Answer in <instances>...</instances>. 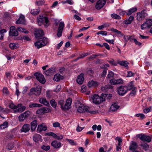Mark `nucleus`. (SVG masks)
I'll return each mask as SVG.
<instances>
[{
	"label": "nucleus",
	"mask_w": 152,
	"mask_h": 152,
	"mask_svg": "<svg viewBox=\"0 0 152 152\" xmlns=\"http://www.w3.org/2000/svg\"><path fill=\"white\" fill-rule=\"evenodd\" d=\"M72 102V99L70 98L68 99L64 105V101L63 100H60L58 102V104L61 106V108L64 110H68L71 107V105Z\"/></svg>",
	"instance_id": "nucleus-1"
},
{
	"label": "nucleus",
	"mask_w": 152,
	"mask_h": 152,
	"mask_svg": "<svg viewBox=\"0 0 152 152\" xmlns=\"http://www.w3.org/2000/svg\"><path fill=\"white\" fill-rule=\"evenodd\" d=\"M108 94H102L100 96L97 94H94L92 98L94 103L96 104H99L103 101H105V98L107 97Z\"/></svg>",
	"instance_id": "nucleus-2"
},
{
	"label": "nucleus",
	"mask_w": 152,
	"mask_h": 152,
	"mask_svg": "<svg viewBox=\"0 0 152 152\" xmlns=\"http://www.w3.org/2000/svg\"><path fill=\"white\" fill-rule=\"evenodd\" d=\"M77 111L80 113H82L86 111L93 114L98 113V111H90L88 107L85 106L83 105L79 106L77 109Z\"/></svg>",
	"instance_id": "nucleus-3"
},
{
	"label": "nucleus",
	"mask_w": 152,
	"mask_h": 152,
	"mask_svg": "<svg viewBox=\"0 0 152 152\" xmlns=\"http://www.w3.org/2000/svg\"><path fill=\"white\" fill-rule=\"evenodd\" d=\"M146 10H143L141 12H138L137 13V20L138 21H140L145 18L148 15L146 13Z\"/></svg>",
	"instance_id": "nucleus-4"
},
{
	"label": "nucleus",
	"mask_w": 152,
	"mask_h": 152,
	"mask_svg": "<svg viewBox=\"0 0 152 152\" xmlns=\"http://www.w3.org/2000/svg\"><path fill=\"white\" fill-rule=\"evenodd\" d=\"M152 26V19H146V21L141 25V29L143 30L145 28H150Z\"/></svg>",
	"instance_id": "nucleus-5"
},
{
	"label": "nucleus",
	"mask_w": 152,
	"mask_h": 152,
	"mask_svg": "<svg viewBox=\"0 0 152 152\" xmlns=\"http://www.w3.org/2000/svg\"><path fill=\"white\" fill-rule=\"evenodd\" d=\"M127 92V88L126 86H121L117 88V92L121 96H124Z\"/></svg>",
	"instance_id": "nucleus-6"
},
{
	"label": "nucleus",
	"mask_w": 152,
	"mask_h": 152,
	"mask_svg": "<svg viewBox=\"0 0 152 152\" xmlns=\"http://www.w3.org/2000/svg\"><path fill=\"white\" fill-rule=\"evenodd\" d=\"M48 42V39L45 37H39V48L45 46Z\"/></svg>",
	"instance_id": "nucleus-7"
},
{
	"label": "nucleus",
	"mask_w": 152,
	"mask_h": 152,
	"mask_svg": "<svg viewBox=\"0 0 152 152\" xmlns=\"http://www.w3.org/2000/svg\"><path fill=\"white\" fill-rule=\"evenodd\" d=\"M107 0H98L97 1L95 8L97 10H100L103 8L106 4Z\"/></svg>",
	"instance_id": "nucleus-8"
},
{
	"label": "nucleus",
	"mask_w": 152,
	"mask_h": 152,
	"mask_svg": "<svg viewBox=\"0 0 152 152\" xmlns=\"http://www.w3.org/2000/svg\"><path fill=\"white\" fill-rule=\"evenodd\" d=\"M30 114V112L29 111H25L22 113L18 117L19 121L20 122L23 121L29 116Z\"/></svg>",
	"instance_id": "nucleus-9"
},
{
	"label": "nucleus",
	"mask_w": 152,
	"mask_h": 152,
	"mask_svg": "<svg viewBox=\"0 0 152 152\" xmlns=\"http://www.w3.org/2000/svg\"><path fill=\"white\" fill-rule=\"evenodd\" d=\"M9 35L10 36L16 37L18 35V31L16 29L14 26H11L10 29Z\"/></svg>",
	"instance_id": "nucleus-10"
},
{
	"label": "nucleus",
	"mask_w": 152,
	"mask_h": 152,
	"mask_svg": "<svg viewBox=\"0 0 152 152\" xmlns=\"http://www.w3.org/2000/svg\"><path fill=\"white\" fill-rule=\"evenodd\" d=\"M16 24H21L23 25L26 24V21L25 20V16L21 14L18 19L16 21Z\"/></svg>",
	"instance_id": "nucleus-11"
},
{
	"label": "nucleus",
	"mask_w": 152,
	"mask_h": 152,
	"mask_svg": "<svg viewBox=\"0 0 152 152\" xmlns=\"http://www.w3.org/2000/svg\"><path fill=\"white\" fill-rule=\"evenodd\" d=\"M51 145L55 148L58 149L61 147V143L56 140L53 141L51 143Z\"/></svg>",
	"instance_id": "nucleus-12"
},
{
	"label": "nucleus",
	"mask_w": 152,
	"mask_h": 152,
	"mask_svg": "<svg viewBox=\"0 0 152 152\" xmlns=\"http://www.w3.org/2000/svg\"><path fill=\"white\" fill-rule=\"evenodd\" d=\"M30 129V125L29 124H24L20 129L21 132L26 133L28 132Z\"/></svg>",
	"instance_id": "nucleus-13"
},
{
	"label": "nucleus",
	"mask_w": 152,
	"mask_h": 152,
	"mask_svg": "<svg viewBox=\"0 0 152 152\" xmlns=\"http://www.w3.org/2000/svg\"><path fill=\"white\" fill-rule=\"evenodd\" d=\"M50 112V110L47 107H42L39 109V114H42Z\"/></svg>",
	"instance_id": "nucleus-14"
},
{
	"label": "nucleus",
	"mask_w": 152,
	"mask_h": 152,
	"mask_svg": "<svg viewBox=\"0 0 152 152\" xmlns=\"http://www.w3.org/2000/svg\"><path fill=\"white\" fill-rule=\"evenodd\" d=\"M84 74L83 73H81L79 75H78L76 80L77 83L78 84H81L83 83L84 80Z\"/></svg>",
	"instance_id": "nucleus-15"
},
{
	"label": "nucleus",
	"mask_w": 152,
	"mask_h": 152,
	"mask_svg": "<svg viewBox=\"0 0 152 152\" xmlns=\"http://www.w3.org/2000/svg\"><path fill=\"white\" fill-rule=\"evenodd\" d=\"M137 148V145L136 142L132 141L129 147V150L131 151H134Z\"/></svg>",
	"instance_id": "nucleus-16"
},
{
	"label": "nucleus",
	"mask_w": 152,
	"mask_h": 152,
	"mask_svg": "<svg viewBox=\"0 0 152 152\" xmlns=\"http://www.w3.org/2000/svg\"><path fill=\"white\" fill-rule=\"evenodd\" d=\"M119 107V106L118 105V103L115 102L111 105L110 110L111 111H116Z\"/></svg>",
	"instance_id": "nucleus-17"
},
{
	"label": "nucleus",
	"mask_w": 152,
	"mask_h": 152,
	"mask_svg": "<svg viewBox=\"0 0 152 152\" xmlns=\"http://www.w3.org/2000/svg\"><path fill=\"white\" fill-rule=\"evenodd\" d=\"M41 24H43L45 28H47L50 25V22L47 17H45L44 22L40 23Z\"/></svg>",
	"instance_id": "nucleus-18"
},
{
	"label": "nucleus",
	"mask_w": 152,
	"mask_h": 152,
	"mask_svg": "<svg viewBox=\"0 0 152 152\" xmlns=\"http://www.w3.org/2000/svg\"><path fill=\"white\" fill-rule=\"evenodd\" d=\"M47 129V126L45 123L39 125V132L42 131H45Z\"/></svg>",
	"instance_id": "nucleus-19"
},
{
	"label": "nucleus",
	"mask_w": 152,
	"mask_h": 152,
	"mask_svg": "<svg viewBox=\"0 0 152 152\" xmlns=\"http://www.w3.org/2000/svg\"><path fill=\"white\" fill-rule=\"evenodd\" d=\"M55 70L54 67H51L45 71V74L48 76L52 75L54 72Z\"/></svg>",
	"instance_id": "nucleus-20"
},
{
	"label": "nucleus",
	"mask_w": 152,
	"mask_h": 152,
	"mask_svg": "<svg viewBox=\"0 0 152 152\" xmlns=\"http://www.w3.org/2000/svg\"><path fill=\"white\" fill-rule=\"evenodd\" d=\"M39 82L42 84H44L46 82L44 76L39 73Z\"/></svg>",
	"instance_id": "nucleus-21"
},
{
	"label": "nucleus",
	"mask_w": 152,
	"mask_h": 152,
	"mask_svg": "<svg viewBox=\"0 0 152 152\" xmlns=\"http://www.w3.org/2000/svg\"><path fill=\"white\" fill-rule=\"evenodd\" d=\"M113 87L110 85H106L102 86L101 88V90L103 91H106L109 89H112Z\"/></svg>",
	"instance_id": "nucleus-22"
},
{
	"label": "nucleus",
	"mask_w": 152,
	"mask_h": 152,
	"mask_svg": "<svg viewBox=\"0 0 152 152\" xmlns=\"http://www.w3.org/2000/svg\"><path fill=\"white\" fill-rule=\"evenodd\" d=\"M39 102L47 107L50 106L49 103L47 101L46 99L45 98H41L39 99Z\"/></svg>",
	"instance_id": "nucleus-23"
},
{
	"label": "nucleus",
	"mask_w": 152,
	"mask_h": 152,
	"mask_svg": "<svg viewBox=\"0 0 152 152\" xmlns=\"http://www.w3.org/2000/svg\"><path fill=\"white\" fill-rule=\"evenodd\" d=\"M63 77L61 75L59 74H58L55 75L53 78V80L56 81H58L60 80L63 79Z\"/></svg>",
	"instance_id": "nucleus-24"
},
{
	"label": "nucleus",
	"mask_w": 152,
	"mask_h": 152,
	"mask_svg": "<svg viewBox=\"0 0 152 152\" xmlns=\"http://www.w3.org/2000/svg\"><path fill=\"white\" fill-rule=\"evenodd\" d=\"M129 62L126 61H118L117 64H119L121 66H128L127 65L128 64Z\"/></svg>",
	"instance_id": "nucleus-25"
},
{
	"label": "nucleus",
	"mask_w": 152,
	"mask_h": 152,
	"mask_svg": "<svg viewBox=\"0 0 152 152\" xmlns=\"http://www.w3.org/2000/svg\"><path fill=\"white\" fill-rule=\"evenodd\" d=\"M37 121L34 120L31 123V130L32 131H34L37 127Z\"/></svg>",
	"instance_id": "nucleus-26"
},
{
	"label": "nucleus",
	"mask_w": 152,
	"mask_h": 152,
	"mask_svg": "<svg viewBox=\"0 0 152 152\" xmlns=\"http://www.w3.org/2000/svg\"><path fill=\"white\" fill-rule=\"evenodd\" d=\"M110 30L111 31L116 33L118 35V36L119 37H121L123 36V34L121 31L116 29L112 28Z\"/></svg>",
	"instance_id": "nucleus-27"
},
{
	"label": "nucleus",
	"mask_w": 152,
	"mask_h": 152,
	"mask_svg": "<svg viewBox=\"0 0 152 152\" xmlns=\"http://www.w3.org/2000/svg\"><path fill=\"white\" fill-rule=\"evenodd\" d=\"M137 10V9L136 7H133L130 9H129L126 13V14L128 15H131L133 13L136 12Z\"/></svg>",
	"instance_id": "nucleus-28"
},
{
	"label": "nucleus",
	"mask_w": 152,
	"mask_h": 152,
	"mask_svg": "<svg viewBox=\"0 0 152 152\" xmlns=\"http://www.w3.org/2000/svg\"><path fill=\"white\" fill-rule=\"evenodd\" d=\"M133 81L130 82L126 86L127 88V91H130L132 90L133 88V89L134 87V86L133 84Z\"/></svg>",
	"instance_id": "nucleus-29"
},
{
	"label": "nucleus",
	"mask_w": 152,
	"mask_h": 152,
	"mask_svg": "<svg viewBox=\"0 0 152 152\" xmlns=\"http://www.w3.org/2000/svg\"><path fill=\"white\" fill-rule=\"evenodd\" d=\"M21 104H18L16 106L13 103H11L9 105V107L11 109H16L19 107L20 106V107H21Z\"/></svg>",
	"instance_id": "nucleus-30"
},
{
	"label": "nucleus",
	"mask_w": 152,
	"mask_h": 152,
	"mask_svg": "<svg viewBox=\"0 0 152 152\" xmlns=\"http://www.w3.org/2000/svg\"><path fill=\"white\" fill-rule=\"evenodd\" d=\"M88 86L89 87H91L93 86H96L97 85V83L93 80L90 81L88 82Z\"/></svg>",
	"instance_id": "nucleus-31"
},
{
	"label": "nucleus",
	"mask_w": 152,
	"mask_h": 152,
	"mask_svg": "<svg viewBox=\"0 0 152 152\" xmlns=\"http://www.w3.org/2000/svg\"><path fill=\"white\" fill-rule=\"evenodd\" d=\"M65 24L63 21L60 22L59 23L58 29L63 30L65 27Z\"/></svg>",
	"instance_id": "nucleus-32"
},
{
	"label": "nucleus",
	"mask_w": 152,
	"mask_h": 152,
	"mask_svg": "<svg viewBox=\"0 0 152 152\" xmlns=\"http://www.w3.org/2000/svg\"><path fill=\"white\" fill-rule=\"evenodd\" d=\"M7 31L5 29H3L0 30V39H3L4 36V33Z\"/></svg>",
	"instance_id": "nucleus-33"
},
{
	"label": "nucleus",
	"mask_w": 152,
	"mask_h": 152,
	"mask_svg": "<svg viewBox=\"0 0 152 152\" xmlns=\"http://www.w3.org/2000/svg\"><path fill=\"white\" fill-rule=\"evenodd\" d=\"M137 136L142 141L145 142V135L144 134H139Z\"/></svg>",
	"instance_id": "nucleus-34"
},
{
	"label": "nucleus",
	"mask_w": 152,
	"mask_h": 152,
	"mask_svg": "<svg viewBox=\"0 0 152 152\" xmlns=\"http://www.w3.org/2000/svg\"><path fill=\"white\" fill-rule=\"evenodd\" d=\"M140 145L142 147V148L145 151L148 149L149 148V145L145 143H143Z\"/></svg>",
	"instance_id": "nucleus-35"
},
{
	"label": "nucleus",
	"mask_w": 152,
	"mask_h": 152,
	"mask_svg": "<svg viewBox=\"0 0 152 152\" xmlns=\"http://www.w3.org/2000/svg\"><path fill=\"white\" fill-rule=\"evenodd\" d=\"M45 16H43L42 15H39V26H40L41 25H39V23L42 22H44V19L45 18Z\"/></svg>",
	"instance_id": "nucleus-36"
},
{
	"label": "nucleus",
	"mask_w": 152,
	"mask_h": 152,
	"mask_svg": "<svg viewBox=\"0 0 152 152\" xmlns=\"http://www.w3.org/2000/svg\"><path fill=\"white\" fill-rule=\"evenodd\" d=\"M50 103L51 105L54 108H56L57 107V104L55 100L53 99L50 101Z\"/></svg>",
	"instance_id": "nucleus-37"
},
{
	"label": "nucleus",
	"mask_w": 152,
	"mask_h": 152,
	"mask_svg": "<svg viewBox=\"0 0 152 152\" xmlns=\"http://www.w3.org/2000/svg\"><path fill=\"white\" fill-rule=\"evenodd\" d=\"M111 17L114 19L119 20L121 19V17L118 15L116 14L113 13L111 14Z\"/></svg>",
	"instance_id": "nucleus-38"
},
{
	"label": "nucleus",
	"mask_w": 152,
	"mask_h": 152,
	"mask_svg": "<svg viewBox=\"0 0 152 152\" xmlns=\"http://www.w3.org/2000/svg\"><path fill=\"white\" fill-rule=\"evenodd\" d=\"M44 35V31L43 30L39 29V37H43Z\"/></svg>",
	"instance_id": "nucleus-39"
},
{
	"label": "nucleus",
	"mask_w": 152,
	"mask_h": 152,
	"mask_svg": "<svg viewBox=\"0 0 152 152\" xmlns=\"http://www.w3.org/2000/svg\"><path fill=\"white\" fill-rule=\"evenodd\" d=\"M8 123L7 122L5 121L3 123L1 124L0 126V128L1 129H4L8 126Z\"/></svg>",
	"instance_id": "nucleus-40"
},
{
	"label": "nucleus",
	"mask_w": 152,
	"mask_h": 152,
	"mask_svg": "<svg viewBox=\"0 0 152 152\" xmlns=\"http://www.w3.org/2000/svg\"><path fill=\"white\" fill-rule=\"evenodd\" d=\"M30 13L34 15H37L38 14V10L37 9L31 10Z\"/></svg>",
	"instance_id": "nucleus-41"
},
{
	"label": "nucleus",
	"mask_w": 152,
	"mask_h": 152,
	"mask_svg": "<svg viewBox=\"0 0 152 152\" xmlns=\"http://www.w3.org/2000/svg\"><path fill=\"white\" fill-rule=\"evenodd\" d=\"M9 47L12 50L17 49V47L15 43H10L9 45Z\"/></svg>",
	"instance_id": "nucleus-42"
},
{
	"label": "nucleus",
	"mask_w": 152,
	"mask_h": 152,
	"mask_svg": "<svg viewBox=\"0 0 152 152\" xmlns=\"http://www.w3.org/2000/svg\"><path fill=\"white\" fill-rule=\"evenodd\" d=\"M41 148L45 151H47L50 149V147L49 145L45 146L43 145L41 147Z\"/></svg>",
	"instance_id": "nucleus-43"
},
{
	"label": "nucleus",
	"mask_w": 152,
	"mask_h": 152,
	"mask_svg": "<svg viewBox=\"0 0 152 152\" xmlns=\"http://www.w3.org/2000/svg\"><path fill=\"white\" fill-rule=\"evenodd\" d=\"M53 126L54 128L59 127L61 129V127H60V124L58 122H56L53 123Z\"/></svg>",
	"instance_id": "nucleus-44"
},
{
	"label": "nucleus",
	"mask_w": 152,
	"mask_h": 152,
	"mask_svg": "<svg viewBox=\"0 0 152 152\" xmlns=\"http://www.w3.org/2000/svg\"><path fill=\"white\" fill-rule=\"evenodd\" d=\"M107 31H99L96 34L97 35L101 34L103 36H106L107 35Z\"/></svg>",
	"instance_id": "nucleus-45"
},
{
	"label": "nucleus",
	"mask_w": 152,
	"mask_h": 152,
	"mask_svg": "<svg viewBox=\"0 0 152 152\" xmlns=\"http://www.w3.org/2000/svg\"><path fill=\"white\" fill-rule=\"evenodd\" d=\"M45 135L51 136L54 138L55 137H56V134H55L53 132H51L45 133Z\"/></svg>",
	"instance_id": "nucleus-46"
},
{
	"label": "nucleus",
	"mask_w": 152,
	"mask_h": 152,
	"mask_svg": "<svg viewBox=\"0 0 152 152\" xmlns=\"http://www.w3.org/2000/svg\"><path fill=\"white\" fill-rule=\"evenodd\" d=\"M114 73L112 72H109L107 76L106 77V78L108 79H110L111 77H113L114 76Z\"/></svg>",
	"instance_id": "nucleus-47"
},
{
	"label": "nucleus",
	"mask_w": 152,
	"mask_h": 152,
	"mask_svg": "<svg viewBox=\"0 0 152 152\" xmlns=\"http://www.w3.org/2000/svg\"><path fill=\"white\" fill-rule=\"evenodd\" d=\"M107 69L106 68H104L103 72L101 74L102 77H104L106 75L107 73Z\"/></svg>",
	"instance_id": "nucleus-48"
},
{
	"label": "nucleus",
	"mask_w": 152,
	"mask_h": 152,
	"mask_svg": "<svg viewBox=\"0 0 152 152\" xmlns=\"http://www.w3.org/2000/svg\"><path fill=\"white\" fill-rule=\"evenodd\" d=\"M30 108H33L34 107H38V104L37 103H30L29 106Z\"/></svg>",
	"instance_id": "nucleus-49"
},
{
	"label": "nucleus",
	"mask_w": 152,
	"mask_h": 152,
	"mask_svg": "<svg viewBox=\"0 0 152 152\" xmlns=\"http://www.w3.org/2000/svg\"><path fill=\"white\" fill-rule=\"evenodd\" d=\"M63 30L58 29L57 30V35L58 37H60L62 35V32Z\"/></svg>",
	"instance_id": "nucleus-50"
},
{
	"label": "nucleus",
	"mask_w": 152,
	"mask_h": 152,
	"mask_svg": "<svg viewBox=\"0 0 152 152\" xmlns=\"http://www.w3.org/2000/svg\"><path fill=\"white\" fill-rule=\"evenodd\" d=\"M151 138L150 136L145 135V141L149 142L151 141Z\"/></svg>",
	"instance_id": "nucleus-51"
},
{
	"label": "nucleus",
	"mask_w": 152,
	"mask_h": 152,
	"mask_svg": "<svg viewBox=\"0 0 152 152\" xmlns=\"http://www.w3.org/2000/svg\"><path fill=\"white\" fill-rule=\"evenodd\" d=\"M129 36L128 35H124V42L125 43V44L124 45V46H125L127 43V42H128L129 41L128 39Z\"/></svg>",
	"instance_id": "nucleus-52"
},
{
	"label": "nucleus",
	"mask_w": 152,
	"mask_h": 152,
	"mask_svg": "<svg viewBox=\"0 0 152 152\" xmlns=\"http://www.w3.org/2000/svg\"><path fill=\"white\" fill-rule=\"evenodd\" d=\"M66 140L68 141L69 143L72 145H76V143L74 142V141L72 140L67 139Z\"/></svg>",
	"instance_id": "nucleus-53"
},
{
	"label": "nucleus",
	"mask_w": 152,
	"mask_h": 152,
	"mask_svg": "<svg viewBox=\"0 0 152 152\" xmlns=\"http://www.w3.org/2000/svg\"><path fill=\"white\" fill-rule=\"evenodd\" d=\"M104 40L106 42L109 43L114 44V42L115 39H113L112 40H109L107 39H104Z\"/></svg>",
	"instance_id": "nucleus-54"
},
{
	"label": "nucleus",
	"mask_w": 152,
	"mask_h": 152,
	"mask_svg": "<svg viewBox=\"0 0 152 152\" xmlns=\"http://www.w3.org/2000/svg\"><path fill=\"white\" fill-rule=\"evenodd\" d=\"M3 93L7 95L9 94V92L8 89L6 87H4L3 90Z\"/></svg>",
	"instance_id": "nucleus-55"
},
{
	"label": "nucleus",
	"mask_w": 152,
	"mask_h": 152,
	"mask_svg": "<svg viewBox=\"0 0 152 152\" xmlns=\"http://www.w3.org/2000/svg\"><path fill=\"white\" fill-rule=\"evenodd\" d=\"M116 80L112 79L110 80L109 83L112 85H116Z\"/></svg>",
	"instance_id": "nucleus-56"
},
{
	"label": "nucleus",
	"mask_w": 152,
	"mask_h": 152,
	"mask_svg": "<svg viewBox=\"0 0 152 152\" xmlns=\"http://www.w3.org/2000/svg\"><path fill=\"white\" fill-rule=\"evenodd\" d=\"M109 62L112 65L117 66V62H116L114 60L109 61Z\"/></svg>",
	"instance_id": "nucleus-57"
},
{
	"label": "nucleus",
	"mask_w": 152,
	"mask_h": 152,
	"mask_svg": "<svg viewBox=\"0 0 152 152\" xmlns=\"http://www.w3.org/2000/svg\"><path fill=\"white\" fill-rule=\"evenodd\" d=\"M116 84H122L123 83V80L121 78L116 80Z\"/></svg>",
	"instance_id": "nucleus-58"
},
{
	"label": "nucleus",
	"mask_w": 152,
	"mask_h": 152,
	"mask_svg": "<svg viewBox=\"0 0 152 152\" xmlns=\"http://www.w3.org/2000/svg\"><path fill=\"white\" fill-rule=\"evenodd\" d=\"M45 1L44 0H39V6H42L43 5H46Z\"/></svg>",
	"instance_id": "nucleus-59"
},
{
	"label": "nucleus",
	"mask_w": 152,
	"mask_h": 152,
	"mask_svg": "<svg viewBox=\"0 0 152 152\" xmlns=\"http://www.w3.org/2000/svg\"><path fill=\"white\" fill-rule=\"evenodd\" d=\"M54 138L58 140H61L63 138V136L61 135L58 136L56 134V137Z\"/></svg>",
	"instance_id": "nucleus-60"
},
{
	"label": "nucleus",
	"mask_w": 152,
	"mask_h": 152,
	"mask_svg": "<svg viewBox=\"0 0 152 152\" xmlns=\"http://www.w3.org/2000/svg\"><path fill=\"white\" fill-rule=\"evenodd\" d=\"M135 87H134L133 90L130 93V94L132 96L134 95L136 93V91L135 90Z\"/></svg>",
	"instance_id": "nucleus-61"
},
{
	"label": "nucleus",
	"mask_w": 152,
	"mask_h": 152,
	"mask_svg": "<svg viewBox=\"0 0 152 152\" xmlns=\"http://www.w3.org/2000/svg\"><path fill=\"white\" fill-rule=\"evenodd\" d=\"M103 46H104L105 48L108 50H109L110 49V46L108 44L105 42H104L103 44Z\"/></svg>",
	"instance_id": "nucleus-62"
},
{
	"label": "nucleus",
	"mask_w": 152,
	"mask_h": 152,
	"mask_svg": "<svg viewBox=\"0 0 152 152\" xmlns=\"http://www.w3.org/2000/svg\"><path fill=\"white\" fill-rule=\"evenodd\" d=\"M151 107H150L148 108L145 109L143 110V112L144 113H147L150 111V110H151Z\"/></svg>",
	"instance_id": "nucleus-63"
},
{
	"label": "nucleus",
	"mask_w": 152,
	"mask_h": 152,
	"mask_svg": "<svg viewBox=\"0 0 152 152\" xmlns=\"http://www.w3.org/2000/svg\"><path fill=\"white\" fill-rule=\"evenodd\" d=\"M128 39L131 42H132L133 41L134 42V39H135L133 38L132 36H129Z\"/></svg>",
	"instance_id": "nucleus-64"
}]
</instances>
